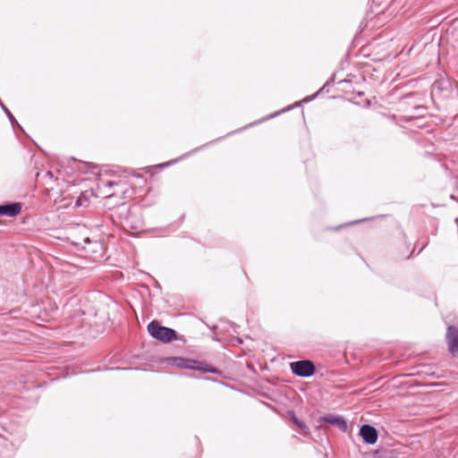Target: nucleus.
<instances>
[{
    "mask_svg": "<svg viewBox=\"0 0 458 458\" xmlns=\"http://www.w3.org/2000/svg\"><path fill=\"white\" fill-rule=\"evenodd\" d=\"M98 188L106 198L119 197L123 199H128L136 193L135 189L125 181L101 182Z\"/></svg>",
    "mask_w": 458,
    "mask_h": 458,
    "instance_id": "obj_1",
    "label": "nucleus"
},
{
    "mask_svg": "<svg viewBox=\"0 0 458 458\" xmlns=\"http://www.w3.org/2000/svg\"><path fill=\"white\" fill-rule=\"evenodd\" d=\"M148 331L151 336L164 343H169L176 339V333L174 330L162 327L156 320H153L148 324Z\"/></svg>",
    "mask_w": 458,
    "mask_h": 458,
    "instance_id": "obj_2",
    "label": "nucleus"
},
{
    "mask_svg": "<svg viewBox=\"0 0 458 458\" xmlns=\"http://www.w3.org/2000/svg\"><path fill=\"white\" fill-rule=\"evenodd\" d=\"M292 371L299 377H310L315 373L316 368L312 361L305 360L290 364Z\"/></svg>",
    "mask_w": 458,
    "mask_h": 458,
    "instance_id": "obj_3",
    "label": "nucleus"
},
{
    "mask_svg": "<svg viewBox=\"0 0 458 458\" xmlns=\"http://www.w3.org/2000/svg\"><path fill=\"white\" fill-rule=\"evenodd\" d=\"M448 350L453 355L458 353V329L453 326L448 327L446 332Z\"/></svg>",
    "mask_w": 458,
    "mask_h": 458,
    "instance_id": "obj_4",
    "label": "nucleus"
},
{
    "mask_svg": "<svg viewBox=\"0 0 458 458\" xmlns=\"http://www.w3.org/2000/svg\"><path fill=\"white\" fill-rule=\"evenodd\" d=\"M175 362L178 367L184 369H196L204 372L213 371L207 365L194 360L176 359Z\"/></svg>",
    "mask_w": 458,
    "mask_h": 458,
    "instance_id": "obj_5",
    "label": "nucleus"
},
{
    "mask_svg": "<svg viewBox=\"0 0 458 458\" xmlns=\"http://www.w3.org/2000/svg\"><path fill=\"white\" fill-rule=\"evenodd\" d=\"M360 434L367 444L373 445L377 440V432L376 428L370 425H363L360 428Z\"/></svg>",
    "mask_w": 458,
    "mask_h": 458,
    "instance_id": "obj_6",
    "label": "nucleus"
},
{
    "mask_svg": "<svg viewBox=\"0 0 458 458\" xmlns=\"http://www.w3.org/2000/svg\"><path fill=\"white\" fill-rule=\"evenodd\" d=\"M21 211V205L20 203H11L6 205H0V216H6L14 217Z\"/></svg>",
    "mask_w": 458,
    "mask_h": 458,
    "instance_id": "obj_7",
    "label": "nucleus"
},
{
    "mask_svg": "<svg viewBox=\"0 0 458 458\" xmlns=\"http://www.w3.org/2000/svg\"><path fill=\"white\" fill-rule=\"evenodd\" d=\"M325 421L333 425H336L343 430H345L347 428L346 421L341 417L329 416L325 418Z\"/></svg>",
    "mask_w": 458,
    "mask_h": 458,
    "instance_id": "obj_8",
    "label": "nucleus"
},
{
    "mask_svg": "<svg viewBox=\"0 0 458 458\" xmlns=\"http://www.w3.org/2000/svg\"><path fill=\"white\" fill-rule=\"evenodd\" d=\"M288 415L291 417L292 420L295 423V425L297 427H299L301 429H302L305 434H309L310 433L309 428L306 426V424L303 421L300 420L296 417L294 411H288Z\"/></svg>",
    "mask_w": 458,
    "mask_h": 458,
    "instance_id": "obj_9",
    "label": "nucleus"
},
{
    "mask_svg": "<svg viewBox=\"0 0 458 458\" xmlns=\"http://www.w3.org/2000/svg\"><path fill=\"white\" fill-rule=\"evenodd\" d=\"M84 242H89V238H86V239L84 240Z\"/></svg>",
    "mask_w": 458,
    "mask_h": 458,
    "instance_id": "obj_10",
    "label": "nucleus"
}]
</instances>
